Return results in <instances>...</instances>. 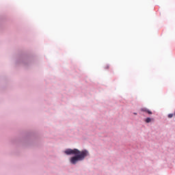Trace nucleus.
Returning <instances> with one entry per match:
<instances>
[{
	"mask_svg": "<svg viewBox=\"0 0 175 175\" xmlns=\"http://www.w3.org/2000/svg\"><path fill=\"white\" fill-rule=\"evenodd\" d=\"M151 121H152V119H151L150 118H147L146 119V122L147 124H148L149 122H151Z\"/></svg>",
	"mask_w": 175,
	"mask_h": 175,
	"instance_id": "3",
	"label": "nucleus"
},
{
	"mask_svg": "<svg viewBox=\"0 0 175 175\" xmlns=\"http://www.w3.org/2000/svg\"><path fill=\"white\" fill-rule=\"evenodd\" d=\"M134 114H135V115H137V113H134Z\"/></svg>",
	"mask_w": 175,
	"mask_h": 175,
	"instance_id": "7",
	"label": "nucleus"
},
{
	"mask_svg": "<svg viewBox=\"0 0 175 175\" xmlns=\"http://www.w3.org/2000/svg\"><path fill=\"white\" fill-rule=\"evenodd\" d=\"M105 68L109 69V66H107L105 67Z\"/></svg>",
	"mask_w": 175,
	"mask_h": 175,
	"instance_id": "5",
	"label": "nucleus"
},
{
	"mask_svg": "<svg viewBox=\"0 0 175 175\" xmlns=\"http://www.w3.org/2000/svg\"><path fill=\"white\" fill-rule=\"evenodd\" d=\"M173 116H174V117H175V111H174V113H173Z\"/></svg>",
	"mask_w": 175,
	"mask_h": 175,
	"instance_id": "6",
	"label": "nucleus"
},
{
	"mask_svg": "<svg viewBox=\"0 0 175 175\" xmlns=\"http://www.w3.org/2000/svg\"><path fill=\"white\" fill-rule=\"evenodd\" d=\"M66 155H75L70 159V163L72 165H76L79 161H83L88 157L90 154L86 150L80 151L78 149H67L64 151Z\"/></svg>",
	"mask_w": 175,
	"mask_h": 175,
	"instance_id": "1",
	"label": "nucleus"
},
{
	"mask_svg": "<svg viewBox=\"0 0 175 175\" xmlns=\"http://www.w3.org/2000/svg\"><path fill=\"white\" fill-rule=\"evenodd\" d=\"M142 111H145V113H148V114H152V112L148 109H147L146 108H142L141 109Z\"/></svg>",
	"mask_w": 175,
	"mask_h": 175,
	"instance_id": "2",
	"label": "nucleus"
},
{
	"mask_svg": "<svg viewBox=\"0 0 175 175\" xmlns=\"http://www.w3.org/2000/svg\"><path fill=\"white\" fill-rule=\"evenodd\" d=\"M167 117H168V118H173L174 114L173 113H169Z\"/></svg>",
	"mask_w": 175,
	"mask_h": 175,
	"instance_id": "4",
	"label": "nucleus"
}]
</instances>
